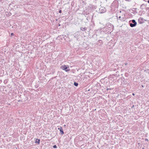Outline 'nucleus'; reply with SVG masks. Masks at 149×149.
Listing matches in <instances>:
<instances>
[{
	"mask_svg": "<svg viewBox=\"0 0 149 149\" xmlns=\"http://www.w3.org/2000/svg\"><path fill=\"white\" fill-rule=\"evenodd\" d=\"M129 24L131 27H134L136 26L137 23L134 19L132 20L129 22Z\"/></svg>",
	"mask_w": 149,
	"mask_h": 149,
	"instance_id": "f257e3e1",
	"label": "nucleus"
},
{
	"mask_svg": "<svg viewBox=\"0 0 149 149\" xmlns=\"http://www.w3.org/2000/svg\"><path fill=\"white\" fill-rule=\"evenodd\" d=\"M60 68L61 69L65 70L66 72H68L70 70L69 66H67L66 65H65L64 66H61Z\"/></svg>",
	"mask_w": 149,
	"mask_h": 149,
	"instance_id": "f03ea898",
	"label": "nucleus"
},
{
	"mask_svg": "<svg viewBox=\"0 0 149 149\" xmlns=\"http://www.w3.org/2000/svg\"><path fill=\"white\" fill-rule=\"evenodd\" d=\"M99 11L100 13H102L105 12L106 10L105 7H101L99 8Z\"/></svg>",
	"mask_w": 149,
	"mask_h": 149,
	"instance_id": "7ed1b4c3",
	"label": "nucleus"
},
{
	"mask_svg": "<svg viewBox=\"0 0 149 149\" xmlns=\"http://www.w3.org/2000/svg\"><path fill=\"white\" fill-rule=\"evenodd\" d=\"M107 27L108 28V29L110 30H112L114 27L113 25L110 24H108L107 25Z\"/></svg>",
	"mask_w": 149,
	"mask_h": 149,
	"instance_id": "20e7f679",
	"label": "nucleus"
},
{
	"mask_svg": "<svg viewBox=\"0 0 149 149\" xmlns=\"http://www.w3.org/2000/svg\"><path fill=\"white\" fill-rule=\"evenodd\" d=\"M145 20L142 17H140L138 19L139 23V24H142L144 22Z\"/></svg>",
	"mask_w": 149,
	"mask_h": 149,
	"instance_id": "39448f33",
	"label": "nucleus"
},
{
	"mask_svg": "<svg viewBox=\"0 0 149 149\" xmlns=\"http://www.w3.org/2000/svg\"><path fill=\"white\" fill-rule=\"evenodd\" d=\"M58 129L60 130V134L61 135H63V134H64V132L63 131V129L62 127L60 126L58 128Z\"/></svg>",
	"mask_w": 149,
	"mask_h": 149,
	"instance_id": "423d86ee",
	"label": "nucleus"
},
{
	"mask_svg": "<svg viewBox=\"0 0 149 149\" xmlns=\"http://www.w3.org/2000/svg\"><path fill=\"white\" fill-rule=\"evenodd\" d=\"M118 18L119 19L122 21H123L125 20L124 18V17H122L121 18V16H119L118 17Z\"/></svg>",
	"mask_w": 149,
	"mask_h": 149,
	"instance_id": "0eeeda50",
	"label": "nucleus"
},
{
	"mask_svg": "<svg viewBox=\"0 0 149 149\" xmlns=\"http://www.w3.org/2000/svg\"><path fill=\"white\" fill-rule=\"evenodd\" d=\"M81 30L82 31H84L87 30V28L86 27L83 28V27H81L80 28Z\"/></svg>",
	"mask_w": 149,
	"mask_h": 149,
	"instance_id": "6e6552de",
	"label": "nucleus"
},
{
	"mask_svg": "<svg viewBox=\"0 0 149 149\" xmlns=\"http://www.w3.org/2000/svg\"><path fill=\"white\" fill-rule=\"evenodd\" d=\"M40 139H37L36 140L35 142L36 143H38V144H39L40 143Z\"/></svg>",
	"mask_w": 149,
	"mask_h": 149,
	"instance_id": "1a4fd4ad",
	"label": "nucleus"
},
{
	"mask_svg": "<svg viewBox=\"0 0 149 149\" xmlns=\"http://www.w3.org/2000/svg\"><path fill=\"white\" fill-rule=\"evenodd\" d=\"M74 85L75 86H78V83H76L75 82H74Z\"/></svg>",
	"mask_w": 149,
	"mask_h": 149,
	"instance_id": "9d476101",
	"label": "nucleus"
},
{
	"mask_svg": "<svg viewBox=\"0 0 149 149\" xmlns=\"http://www.w3.org/2000/svg\"><path fill=\"white\" fill-rule=\"evenodd\" d=\"M53 148H57V146L56 145H54L53 146Z\"/></svg>",
	"mask_w": 149,
	"mask_h": 149,
	"instance_id": "9b49d317",
	"label": "nucleus"
},
{
	"mask_svg": "<svg viewBox=\"0 0 149 149\" xmlns=\"http://www.w3.org/2000/svg\"><path fill=\"white\" fill-rule=\"evenodd\" d=\"M62 12V11L61 10H59V13H61Z\"/></svg>",
	"mask_w": 149,
	"mask_h": 149,
	"instance_id": "f8f14e48",
	"label": "nucleus"
},
{
	"mask_svg": "<svg viewBox=\"0 0 149 149\" xmlns=\"http://www.w3.org/2000/svg\"><path fill=\"white\" fill-rule=\"evenodd\" d=\"M145 141H148V139H145Z\"/></svg>",
	"mask_w": 149,
	"mask_h": 149,
	"instance_id": "ddd939ff",
	"label": "nucleus"
},
{
	"mask_svg": "<svg viewBox=\"0 0 149 149\" xmlns=\"http://www.w3.org/2000/svg\"><path fill=\"white\" fill-rule=\"evenodd\" d=\"M111 88H107V91H108V90H111Z\"/></svg>",
	"mask_w": 149,
	"mask_h": 149,
	"instance_id": "4468645a",
	"label": "nucleus"
},
{
	"mask_svg": "<svg viewBox=\"0 0 149 149\" xmlns=\"http://www.w3.org/2000/svg\"><path fill=\"white\" fill-rule=\"evenodd\" d=\"M14 34H13V33H11V36H14Z\"/></svg>",
	"mask_w": 149,
	"mask_h": 149,
	"instance_id": "2eb2a0df",
	"label": "nucleus"
},
{
	"mask_svg": "<svg viewBox=\"0 0 149 149\" xmlns=\"http://www.w3.org/2000/svg\"><path fill=\"white\" fill-rule=\"evenodd\" d=\"M112 75H114V76L116 77L117 74H112Z\"/></svg>",
	"mask_w": 149,
	"mask_h": 149,
	"instance_id": "dca6fc26",
	"label": "nucleus"
},
{
	"mask_svg": "<svg viewBox=\"0 0 149 149\" xmlns=\"http://www.w3.org/2000/svg\"><path fill=\"white\" fill-rule=\"evenodd\" d=\"M98 41L99 42H102V41L101 40H99Z\"/></svg>",
	"mask_w": 149,
	"mask_h": 149,
	"instance_id": "f3484780",
	"label": "nucleus"
},
{
	"mask_svg": "<svg viewBox=\"0 0 149 149\" xmlns=\"http://www.w3.org/2000/svg\"><path fill=\"white\" fill-rule=\"evenodd\" d=\"M143 4H142V5L141 6V7H140V8H141L143 6Z\"/></svg>",
	"mask_w": 149,
	"mask_h": 149,
	"instance_id": "a211bd4d",
	"label": "nucleus"
},
{
	"mask_svg": "<svg viewBox=\"0 0 149 149\" xmlns=\"http://www.w3.org/2000/svg\"><path fill=\"white\" fill-rule=\"evenodd\" d=\"M125 65H126L127 64V63H126L125 64Z\"/></svg>",
	"mask_w": 149,
	"mask_h": 149,
	"instance_id": "6ab92c4d",
	"label": "nucleus"
},
{
	"mask_svg": "<svg viewBox=\"0 0 149 149\" xmlns=\"http://www.w3.org/2000/svg\"><path fill=\"white\" fill-rule=\"evenodd\" d=\"M60 36L61 37H63V35H62V36L61 35V36Z\"/></svg>",
	"mask_w": 149,
	"mask_h": 149,
	"instance_id": "aec40b11",
	"label": "nucleus"
},
{
	"mask_svg": "<svg viewBox=\"0 0 149 149\" xmlns=\"http://www.w3.org/2000/svg\"><path fill=\"white\" fill-rule=\"evenodd\" d=\"M132 95H135L134 94V93H132Z\"/></svg>",
	"mask_w": 149,
	"mask_h": 149,
	"instance_id": "412c9836",
	"label": "nucleus"
},
{
	"mask_svg": "<svg viewBox=\"0 0 149 149\" xmlns=\"http://www.w3.org/2000/svg\"><path fill=\"white\" fill-rule=\"evenodd\" d=\"M134 107V105H133V106H132V107Z\"/></svg>",
	"mask_w": 149,
	"mask_h": 149,
	"instance_id": "4be33fe9",
	"label": "nucleus"
},
{
	"mask_svg": "<svg viewBox=\"0 0 149 149\" xmlns=\"http://www.w3.org/2000/svg\"><path fill=\"white\" fill-rule=\"evenodd\" d=\"M143 148V149H144V148Z\"/></svg>",
	"mask_w": 149,
	"mask_h": 149,
	"instance_id": "5701e85b",
	"label": "nucleus"
}]
</instances>
